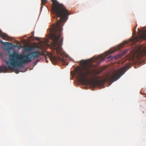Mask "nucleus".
<instances>
[{"mask_svg": "<svg viewBox=\"0 0 146 146\" xmlns=\"http://www.w3.org/2000/svg\"><path fill=\"white\" fill-rule=\"evenodd\" d=\"M51 1L52 3V10L53 13L56 15L57 21L50 30L51 33L50 37L56 51H63L61 48L63 40L60 38L64 23V8L63 5L59 3L56 0Z\"/></svg>", "mask_w": 146, "mask_h": 146, "instance_id": "1", "label": "nucleus"}, {"mask_svg": "<svg viewBox=\"0 0 146 146\" xmlns=\"http://www.w3.org/2000/svg\"><path fill=\"white\" fill-rule=\"evenodd\" d=\"M116 50L114 49H111L106 52L105 53L104 56L100 55L98 57H94L88 60H82L80 63L82 65V68L78 67L75 70L74 73H71L72 76H74L76 74L80 82L83 84L86 85L91 83L94 86H96L100 84L99 80L89 81L87 78L91 73V68L93 65L90 63L92 62H97L96 65H98L101 62L105 60L106 56L109 54L114 52Z\"/></svg>", "mask_w": 146, "mask_h": 146, "instance_id": "2", "label": "nucleus"}, {"mask_svg": "<svg viewBox=\"0 0 146 146\" xmlns=\"http://www.w3.org/2000/svg\"><path fill=\"white\" fill-rule=\"evenodd\" d=\"M40 53L38 51H34L27 55H19L15 52L11 53L9 55V61H6V64L9 69L14 70L16 67L22 66L23 64L31 62L35 58H39Z\"/></svg>", "mask_w": 146, "mask_h": 146, "instance_id": "3", "label": "nucleus"}, {"mask_svg": "<svg viewBox=\"0 0 146 146\" xmlns=\"http://www.w3.org/2000/svg\"><path fill=\"white\" fill-rule=\"evenodd\" d=\"M131 67L129 64H127L123 67L117 70H115L111 76L108 78L107 79L110 83L115 81L119 79L120 77Z\"/></svg>", "mask_w": 146, "mask_h": 146, "instance_id": "4", "label": "nucleus"}, {"mask_svg": "<svg viewBox=\"0 0 146 146\" xmlns=\"http://www.w3.org/2000/svg\"><path fill=\"white\" fill-rule=\"evenodd\" d=\"M144 33L140 34L139 36L135 37L133 38L134 40L136 42L143 39H146V33L144 31Z\"/></svg>", "mask_w": 146, "mask_h": 146, "instance_id": "5", "label": "nucleus"}, {"mask_svg": "<svg viewBox=\"0 0 146 146\" xmlns=\"http://www.w3.org/2000/svg\"><path fill=\"white\" fill-rule=\"evenodd\" d=\"M71 12L69 11L65 7H64V23L66 21L68 18L69 15L72 14Z\"/></svg>", "mask_w": 146, "mask_h": 146, "instance_id": "6", "label": "nucleus"}, {"mask_svg": "<svg viewBox=\"0 0 146 146\" xmlns=\"http://www.w3.org/2000/svg\"><path fill=\"white\" fill-rule=\"evenodd\" d=\"M8 70V68L5 66H2L0 67V72H7Z\"/></svg>", "mask_w": 146, "mask_h": 146, "instance_id": "7", "label": "nucleus"}, {"mask_svg": "<svg viewBox=\"0 0 146 146\" xmlns=\"http://www.w3.org/2000/svg\"><path fill=\"white\" fill-rule=\"evenodd\" d=\"M0 42L2 43L4 45H6L7 44H10L11 45L13 46L14 45L15 47H18L19 46H17L16 45H14L13 44L9 42H3L2 40H0Z\"/></svg>", "mask_w": 146, "mask_h": 146, "instance_id": "8", "label": "nucleus"}, {"mask_svg": "<svg viewBox=\"0 0 146 146\" xmlns=\"http://www.w3.org/2000/svg\"><path fill=\"white\" fill-rule=\"evenodd\" d=\"M34 49V48L31 46L26 47L24 49V50L25 52H29L32 50Z\"/></svg>", "mask_w": 146, "mask_h": 146, "instance_id": "9", "label": "nucleus"}, {"mask_svg": "<svg viewBox=\"0 0 146 146\" xmlns=\"http://www.w3.org/2000/svg\"><path fill=\"white\" fill-rule=\"evenodd\" d=\"M47 2V0H41V9H42L43 7V5H45Z\"/></svg>", "mask_w": 146, "mask_h": 146, "instance_id": "10", "label": "nucleus"}, {"mask_svg": "<svg viewBox=\"0 0 146 146\" xmlns=\"http://www.w3.org/2000/svg\"><path fill=\"white\" fill-rule=\"evenodd\" d=\"M127 43V42L125 41L124 42V43L123 44H121L119 46V47H118V49H120L123 46V45L124 44H125Z\"/></svg>", "mask_w": 146, "mask_h": 146, "instance_id": "11", "label": "nucleus"}, {"mask_svg": "<svg viewBox=\"0 0 146 146\" xmlns=\"http://www.w3.org/2000/svg\"><path fill=\"white\" fill-rule=\"evenodd\" d=\"M2 36H3V38H8V35L5 33L3 34L2 35Z\"/></svg>", "mask_w": 146, "mask_h": 146, "instance_id": "12", "label": "nucleus"}, {"mask_svg": "<svg viewBox=\"0 0 146 146\" xmlns=\"http://www.w3.org/2000/svg\"><path fill=\"white\" fill-rule=\"evenodd\" d=\"M143 32V30L142 29H138V33H140Z\"/></svg>", "mask_w": 146, "mask_h": 146, "instance_id": "13", "label": "nucleus"}, {"mask_svg": "<svg viewBox=\"0 0 146 146\" xmlns=\"http://www.w3.org/2000/svg\"><path fill=\"white\" fill-rule=\"evenodd\" d=\"M64 57H65L66 58H68V55L67 54H65V52H64Z\"/></svg>", "mask_w": 146, "mask_h": 146, "instance_id": "14", "label": "nucleus"}, {"mask_svg": "<svg viewBox=\"0 0 146 146\" xmlns=\"http://www.w3.org/2000/svg\"><path fill=\"white\" fill-rule=\"evenodd\" d=\"M11 49H12V47H11L8 46L7 48V50H11Z\"/></svg>", "mask_w": 146, "mask_h": 146, "instance_id": "15", "label": "nucleus"}, {"mask_svg": "<svg viewBox=\"0 0 146 146\" xmlns=\"http://www.w3.org/2000/svg\"><path fill=\"white\" fill-rule=\"evenodd\" d=\"M39 59H37L36 60L35 62V63H36V64L39 61Z\"/></svg>", "mask_w": 146, "mask_h": 146, "instance_id": "16", "label": "nucleus"}, {"mask_svg": "<svg viewBox=\"0 0 146 146\" xmlns=\"http://www.w3.org/2000/svg\"><path fill=\"white\" fill-rule=\"evenodd\" d=\"M35 38L36 39V40H39V38L38 37H35Z\"/></svg>", "mask_w": 146, "mask_h": 146, "instance_id": "17", "label": "nucleus"}, {"mask_svg": "<svg viewBox=\"0 0 146 146\" xmlns=\"http://www.w3.org/2000/svg\"><path fill=\"white\" fill-rule=\"evenodd\" d=\"M64 65H68V63H66V62L65 61V59H64Z\"/></svg>", "mask_w": 146, "mask_h": 146, "instance_id": "18", "label": "nucleus"}, {"mask_svg": "<svg viewBox=\"0 0 146 146\" xmlns=\"http://www.w3.org/2000/svg\"><path fill=\"white\" fill-rule=\"evenodd\" d=\"M20 47H21V48H23V46H20Z\"/></svg>", "mask_w": 146, "mask_h": 146, "instance_id": "19", "label": "nucleus"}, {"mask_svg": "<svg viewBox=\"0 0 146 146\" xmlns=\"http://www.w3.org/2000/svg\"><path fill=\"white\" fill-rule=\"evenodd\" d=\"M46 62L48 63V60H46Z\"/></svg>", "mask_w": 146, "mask_h": 146, "instance_id": "20", "label": "nucleus"}, {"mask_svg": "<svg viewBox=\"0 0 146 146\" xmlns=\"http://www.w3.org/2000/svg\"><path fill=\"white\" fill-rule=\"evenodd\" d=\"M111 57V56H110L108 58H110Z\"/></svg>", "mask_w": 146, "mask_h": 146, "instance_id": "21", "label": "nucleus"}, {"mask_svg": "<svg viewBox=\"0 0 146 146\" xmlns=\"http://www.w3.org/2000/svg\"><path fill=\"white\" fill-rule=\"evenodd\" d=\"M32 33H33V32H32Z\"/></svg>", "mask_w": 146, "mask_h": 146, "instance_id": "22", "label": "nucleus"}]
</instances>
